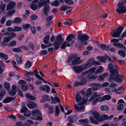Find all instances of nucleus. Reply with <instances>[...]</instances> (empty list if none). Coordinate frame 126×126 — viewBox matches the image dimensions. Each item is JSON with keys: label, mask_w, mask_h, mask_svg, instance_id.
Wrapping results in <instances>:
<instances>
[{"label": "nucleus", "mask_w": 126, "mask_h": 126, "mask_svg": "<svg viewBox=\"0 0 126 126\" xmlns=\"http://www.w3.org/2000/svg\"><path fill=\"white\" fill-rule=\"evenodd\" d=\"M100 47L103 50H108L109 48V47L108 45H106L104 44H102L100 45Z\"/></svg>", "instance_id": "f704fd0d"}, {"label": "nucleus", "mask_w": 126, "mask_h": 126, "mask_svg": "<svg viewBox=\"0 0 126 126\" xmlns=\"http://www.w3.org/2000/svg\"><path fill=\"white\" fill-rule=\"evenodd\" d=\"M99 95H100L99 94H98L97 92H94L93 93L92 96L90 99H89V101L91 102L93 101L94 100L95 98L99 96Z\"/></svg>", "instance_id": "72a5a7b5"}, {"label": "nucleus", "mask_w": 126, "mask_h": 126, "mask_svg": "<svg viewBox=\"0 0 126 126\" xmlns=\"http://www.w3.org/2000/svg\"><path fill=\"white\" fill-rule=\"evenodd\" d=\"M124 106L121 103L119 104L117 107V110L119 111L122 110Z\"/></svg>", "instance_id": "052dcab7"}, {"label": "nucleus", "mask_w": 126, "mask_h": 126, "mask_svg": "<svg viewBox=\"0 0 126 126\" xmlns=\"http://www.w3.org/2000/svg\"><path fill=\"white\" fill-rule=\"evenodd\" d=\"M32 63L30 61H26L24 64V68L25 69H27L30 68L32 66Z\"/></svg>", "instance_id": "2f4dec72"}, {"label": "nucleus", "mask_w": 126, "mask_h": 126, "mask_svg": "<svg viewBox=\"0 0 126 126\" xmlns=\"http://www.w3.org/2000/svg\"><path fill=\"white\" fill-rule=\"evenodd\" d=\"M25 95L26 97L30 100H34L36 99L35 98L34 96L31 95L29 93H26Z\"/></svg>", "instance_id": "473e14b6"}, {"label": "nucleus", "mask_w": 126, "mask_h": 126, "mask_svg": "<svg viewBox=\"0 0 126 126\" xmlns=\"http://www.w3.org/2000/svg\"><path fill=\"white\" fill-rule=\"evenodd\" d=\"M6 6V5L5 3L1 4L0 5V10L3 14L6 13L5 9Z\"/></svg>", "instance_id": "7c9ffc66"}, {"label": "nucleus", "mask_w": 126, "mask_h": 126, "mask_svg": "<svg viewBox=\"0 0 126 126\" xmlns=\"http://www.w3.org/2000/svg\"><path fill=\"white\" fill-rule=\"evenodd\" d=\"M124 2L120 3L118 5V8L116 9L117 12L119 14L125 13L126 11V7L124 5Z\"/></svg>", "instance_id": "6e6552de"}, {"label": "nucleus", "mask_w": 126, "mask_h": 126, "mask_svg": "<svg viewBox=\"0 0 126 126\" xmlns=\"http://www.w3.org/2000/svg\"><path fill=\"white\" fill-rule=\"evenodd\" d=\"M22 47H19L16 48H14L13 49V51L16 52L18 53L22 52Z\"/></svg>", "instance_id": "79ce46f5"}, {"label": "nucleus", "mask_w": 126, "mask_h": 126, "mask_svg": "<svg viewBox=\"0 0 126 126\" xmlns=\"http://www.w3.org/2000/svg\"><path fill=\"white\" fill-rule=\"evenodd\" d=\"M89 36L86 35H79L78 36V39L79 40L81 43L84 45H86L87 44L86 40L88 39Z\"/></svg>", "instance_id": "1a4fd4ad"}, {"label": "nucleus", "mask_w": 126, "mask_h": 126, "mask_svg": "<svg viewBox=\"0 0 126 126\" xmlns=\"http://www.w3.org/2000/svg\"><path fill=\"white\" fill-rule=\"evenodd\" d=\"M22 21L21 19L18 17L15 18L13 21L14 23H18Z\"/></svg>", "instance_id": "49530a36"}, {"label": "nucleus", "mask_w": 126, "mask_h": 126, "mask_svg": "<svg viewBox=\"0 0 126 126\" xmlns=\"http://www.w3.org/2000/svg\"><path fill=\"white\" fill-rule=\"evenodd\" d=\"M39 89L41 91H45L47 93L49 92L50 91V87L48 85H41L39 87Z\"/></svg>", "instance_id": "f3484780"}, {"label": "nucleus", "mask_w": 126, "mask_h": 126, "mask_svg": "<svg viewBox=\"0 0 126 126\" xmlns=\"http://www.w3.org/2000/svg\"><path fill=\"white\" fill-rule=\"evenodd\" d=\"M38 4L40 6H42L44 5L48 4L50 3L49 0H39Z\"/></svg>", "instance_id": "412c9836"}, {"label": "nucleus", "mask_w": 126, "mask_h": 126, "mask_svg": "<svg viewBox=\"0 0 126 126\" xmlns=\"http://www.w3.org/2000/svg\"><path fill=\"white\" fill-rule=\"evenodd\" d=\"M16 61L18 63H20L22 62L21 58L18 55L16 56Z\"/></svg>", "instance_id": "774afa93"}, {"label": "nucleus", "mask_w": 126, "mask_h": 126, "mask_svg": "<svg viewBox=\"0 0 126 126\" xmlns=\"http://www.w3.org/2000/svg\"><path fill=\"white\" fill-rule=\"evenodd\" d=\"M31 114V111L27 110L24 113V115L27 117H30Z\"/></svg>", "instance_id": "e2e57ef3"}, {"label": "nucleus", "mask_w": 126, "mask_h": 126, "mask_svg": "<svg viewBox=\"0 0 126 126\" xmlns=\"http://www.w3.org/2000/svg\"><path fill=\"white\" fill-rule=\"evenodd\" d=\"M92 113L94 118L99 122V120L100 119V117L99 113L95 111H92Z\"/></svg>", "instance_id": "6ab92c4d"}, {"label": "nucleus", "mask_w": 126, "mask_h": 126, "mask_svg": "<svg viewBox=\"0 0 126 126\" xmlns=\"http://www.w3.org/2000/svg\"><path fill=\"white\" fill-rule=\"evenodd\" d=\"M119 41V39L113 38L111 41V42L113 43V45L114 46L124 48L125 47L123 45L118 42Z\"/></svg>", "instance_id": "ddd939ff"}, {"label": "nucleus", "mask_w": 126, "mask_h": 126, "mask_svg": "<svg viewBox=\"0 0 126 126\" xmlns=\"http://www.w3.org/2000/svg\"><path fill=\"white\" fill-rule=\"evenodd\" d=\"M100 108L102 111H108L109 110V107L106 105H101Z\"/></svg>", "instance_id": "e433bc0d"}, {"label": "nucleus", "mask_w": 126, "mask_h": 126, "mask_svg": "<svg viewBox=\"0 0 126 126\" xmlns=\"http://www.w3.org/2000/svg\"><path fill=\"white\" fill-rule=\"evenodd\" d=\"M103 98H104V101L109 100L111 98V96L109 95L106 94L103 96Z\"/></svg>", "instance_id": "864d4df0"}, {"label": "nucleus", "mask_w": 126, "mask_h": 126, "mask_svg": "<svg viewBox=\"0 0 126 126\" xmlns=\"http://www.w3.org/2000/svg\"><path fill=\"white\" fill-rule=\"evenodd\" d=\"M17 90L16 86L15 85H13L11 87V90L8 92L9 94L12 96L15 95Z\"/></svg>", "instance_id": "dca6fc26"}, {"label": "nucleus", "mask_w": 126, "mask_h": 126, "mask_svg": "<svg viewBox=\"0 0 126 126\" xmlns=\"http://www.w3.org/2000/svg\"><path fill=\"white\" fill-rule=\"evenodd\" d=\"M74 37V35L72 34H70L68 35L66 38V40L67 42L68 43L70 42Z\"/></svg>", "instance_id": "ea45409f"}, {"label": "nucleus", "mask_w": 126, "mask_h": 126, "mask_svg": "<svg viewBox=\"0 0 126 126\" xmlns=\"http://www.w3.org/2000/svg\"><path fill=\"white\" fill-rule=\"evenodd\" d=\"M109 119V117L107 114H103L101 115L100 117V119L99 120V122H102L105 120Z\"/></svg>", "instance_id": "a878e982"}, {"label": "nucleus", "mask_w": 126, "mask_h": 126, "mask_svg": "<svg viewBox=\"0 0 126 126\" xmlns=\"http://www.w3.org/2000/svg\"><path fill=\"white\" fill-rule=\"evenodd\" d=\"M30 26V25L29 24H25L23 25V28L25 29L28 28Z\"/></svg>", "instance_id": "338daca9"}, {"label": "nucleus", "mask_w": 126, "mask_h": 126, "mask_svg": "<svg viewBox=\"0 0 126 126\" xmlns=\"http://www.w3.org/2000/svg\"><path fill=\"white\" fill-rule=\"evenodd\" d=\"M72 23L71 20L70 19H68L66 21H65L63 23V24L65 25H70Z\"/></svg>", "instance_id": "0e129e2a"}, {"label": "nucleus", "mask_w": 126, "mask_h": 126, "mask_svg": "<svg viewBox=\"0 0 126 126\" xmlns=\"http://www.w3.org/2000/svg\"><path fill=\"white\" fill-rule=\"evenodd\" d=\"M45 5L44 6L43 10V12L44 14L46 16H47L49 10V6L47 5Z\"/></svg>", "instance_id": "cd10ccee"}, {"label": "nucleus", "mask_w": 126, "mask_h": 126, "mask_svg": "<svg viewBox=\"0 0 126 126\" xmlns=\"http://www.w3.org/2000/svg\"><path fill=\"white\" fill-rule=\"evenodd\" d=\"M117 74H116L114 75L111 76V77L109 79V81L111 82L114 80L115 82L121 83L123 80L124 77L120 75H117Z\"/></svg>", "instance_id": "39448f33"}, {"label": "nucleus", "mask_w": 126, "mask_h": 126, "mask_svg": "<svg viewBox=\"0 0 126 126\" xmlns=\"http://www.w3.org/2000/svg\"><path fill=\"white\" fill-rule=\"evenodd\" d=\"M21 89L22 91H25L28 89V86L26 85H22L21 87Z\"/></svg>", "instance_id": "3c124183"}, {"label": "nucleus", "mask_w": 126, "mask_h": 126, "mask_svg": "<svg viewBox=\"0 0 126 126\" xmlns=\"http://www.w3.org/2000/svg\"><path fill=\"white\" fill-rule=\"evenodd\" d=\"M93 90V88H89L87 90L86 93H85V94L84 95L86 98H88L87 100L89 101V100L90 99V96L91 95L92 91Z\"/></svg>", "instance_id": "aec40b11"}, {"label": "nucleus", "mask_w": 126, "mask_h": 126, "mask_svg": "<svg viewBox=\"0 0 126 126\" xmlns=\"http://www.w3.org/2000/svg\"><path fill=\"white\" fill-rule=\"evenodd\" d=\"M52 18V16H50L48 17L47 19V25H49L51 23V21Z\"/></svg>", "instance_id": "5fc2aeb1"}, {"label": "nucleus", "mask_w": 126, "mask_h": 126, "mask_svg": "<svg viewBox=\"0 0 126 126\" xmlns=\"http://www.w3.org/2000/svg\"><path fill=\"white\" fill-rule=\"evenodd\" d=\"M38 0H34L32 2V4L31 6V8L33 10H35L37 8V6L34 4L38 2Z\"/></svg>", "instance_id": "c756f323"}, {"label": "nucleus", "mask_w": 126, "mask_h": 126, "mask_svg": "<svg viewBox=\"0 0 126 126\" xmlns=\"http://www.w3.org/2000/svg\"><path fill=\"white\" fill-rule=\"evenodd\" d=\"M108 69L110 73L111 76L114 75L118 73L117 66L114 64L113 62L109 63L108 65Z\"/></svg>", "instance_id": "7ed1b4c3"}, {"label": "nucleus", "mask_w": 126, "mask_h": 126, "mask_svg": "<svg viewBox=\"0 0 126 126\" xmlns=\"http://www.w3.org/2000/svg\"><path fill=\"white\" fill-rule=\"evenodd\" d=\"M32 116L35 117L33 118V119L36 120H42V118L41 116H36L38 114H41L40 112V111L37 110H33L32 111Z\"/></svg>", "instance_id": "9b49d317"}, {"label": "nucleus", "mask_w": 126, "mask_h": 126, "mask_svg": "<svg viewBox=\"0 0 126 126\" xmlns=\"http://www.w3.org/2000/svg\"><path fill=\"white\" fill-rule=\"evenodd\" d=\"M60 109L57 106H56L55 107V114L56 116H58L60 113Z\"/></svg>", "instance_id": "69168bd1"}, {"label": "nucleus", "mask_w": 126, "mask_h": 126, "mask_svg": "<svg viewBox=\"0 0 126 126\" xmlns=\"http://www.w3.org/2000/svg\"><path fill=\"white\" fill-rule=\"evenodd\" d=\"M80 93L82 95L78 94H77L75 96V99L78 102H79L78 104V106L75 105V108L78 111L80 112L82 111H83L84 110V107L83 105L85 104L87 101L88 98H86L84 95L85 94L84 91L82 90L80 92Z\"/></svg>", "instance_id": "f257e3e1"}, {"label": "nucleus", "mask_w": 126, "mask_h": 126, "mask_svg": "<svg viewBox=\"0 0 126 126\" xmlns=\"http://www.w3.org/2000/svg\"><path fill=\"white\" fill-rule=\"evenodd\" d=\"M103 70L104 68L103 67L100 66L96 70H95L93 73H94L96 74H99L103 72Z\"/></svg>", "instance_id": "393cba45"}, {"label": "nucleus", "mask_w": 126, "mask_h": 126, "mask_svg": "<svg viewBox=\"0 0 126 126\" xmlns=\"http://www.w3.org/2000/svg\"><path fill=\"white\" fill-rule=\"evenodd\" d=\"M89 119L91 122L94 124H98V121L96 119H95L93 117L91 116L89 118Z\"/></svg>", "instance_id": "58836bf2"}, {"label": "nucleus", "mask_w": 126, "mask_h": 126, "mask_svg": "<svg viewBox=\"0 0 126 126\" xmlns=\"http://www.w3.org/2000/svg\"><path fill=\"white\" fill-rule=\"evenodd\" d=\"M4 86L5 89L8 90H9L10 88V85L8 82H6L4 84Z\"/></svg>", "instance_id": "37998d69"}, {"label": "nucleus", "mask_w": 126, "mask_h": 126, "mask_svg": "<svg viewBox=\"0 0 126 126\" xmlns=\"http://www.w3.org/2000/svg\"><path fill=\"white\" fill-rule=\"evenodd\" d=\"M67 62L70 63L71 62L72 64L73 65L77 64L81 62L79 57L74 56L69 57L67 60Z\"/></svg>", "instance_id": "20e7f679"}, {"label": "nucleus", "mask_w": 126, "mask_h": 126, "mask_svg": "<svg viewBox=\"0 0 126 126\" xmlns=\"http://www.w3.org/2000/svg\"><path fill=\"white\" fill-rule=\"evenodd\" d=\"M112 92H115L117 94H120L123 93L124 92V89L122 87H120L119 88L116 89V88H113L111 90Z\"/></svg>", "instance_id": "2eb2a0df"}, {"label": "nucleus", "mask_w": 126, "mask_h": 126, "mask_svg": "<svg viewBox=\"0 0 126 126\" xmlns=\"http://www.w3.org/2000/svg\"><path fill=\"white\" fill-rule=\"evenodd\" d=\"M73 68L74 71L77 73H80L83 70L87 69L84 64L81 65L74 66Z\"/></svg>", "instance_id": "9d476101"}, {"label": "nucleus", "mask_w": 126, "mask_h": 126, "mask_svg": "<svg viewBox=\"0 0 126 126\" xmlns=\"http://www.w3.org/2000/svg\"><path fill=\"white\" fill-rule=\"evenodd\" d=\"M93 84L94 86L92 88L93 91H96L98 90L102 87V84H100L93 83Z\"/></svg>", "instance_id": "5701e85b"}, {"label": "nucleus", "mask_w": 126, "mask_h": 126, "mask_svg": "<svg viewBox=\"0 0 126 126\" xmlns=\"http://www.w3.org/2000/svg\"><path fill=\"white\" fill-rule=\"evenodd\" d=\"M50 4L51 6L54 5L55 6H57L60 5V3L58 0H55L53 2H51L50 3Z\"/></svg>", "instance_id": "8fccbe9b"}, {"label": "nucleus", "mask_w": 126, "mask_h": 126, "mask_svg": "<svg viewBox=\"0 0 126 126\" xmlns=\"http://www.w3.org/2000/svg\"><path fill=\"white\" fill-rule=\"evenodd\" d=\"M16 5V3L14 1L10 2L7 5L6 7L7 10H9L13 9Z\"/></svg>", "instance_id": "a211bd4d"}, {"label": "nucleus", "mask_w": 126, "mask_h": 126, "mask_svg": "<svg viewBox=\"0 0 126 126\" xmlns=\"http://www.w3.org/2000/svg\"><path fill=\"white\" fill-rule=\"evenodd\" d=\"M94 58H92L89 59L87 61V62L84 64L86 69L91 66H92L94 65Z\"/></svg>", "instance_id": "4468645a"}, {"label": "nucleus", "mask_w": 126, "mask_h": 126, "mask_svg": "<svg viewBox=\"0 0 126 126\" xmlns=\"http://www.w3.org/2000/svg\"><path fill=\"white\" fill-rule=\"evenodd\" d=\"M69 9V7L65 5H63L60 8V10L61 11H65Z\"/></svg>", "instance_id": "4d7b16f0"}, {"label": "nucleus", "mask_w": 126, "mask_h": 126, "mask_svg": "<svg viewBox=\"0 0 126 126\" xmlns=\"http://www.w3.org/2000/svg\"><path fill=\"white\" fill-rule=\"evenodd\" d=\"M0 57L3 58L4 59H8V56L2 53H0Z\"/></svg>", "instance_id": "6e6d98bb"}, {"label": "nucleus", "mask_w": 126, "mask_h": 126, "mask_svg": "<svg viewBox=\"0 0 126 126\" xmlns=\"http://www.w3.org/2000/svg\"><path fill=\"white\" fill-rule=\"evenodd\" d=\"M70 44L69 43L67 44L66 41L64 42L63 43L61 46V48L63 49H64L66 47L70 46Z\"/></svg>", "instance_id": "603ef678"}, {"label": "nucleus", "mask_w": 126, "mask_h": 126, "mask_svg": "<svg viewBox=\"0 0 126 126\" xmlns=\"http://www.w3.org/2000/svg\"><path fill=\"white\" fill-rule=\"evenodd\" d=\"M14 98L13 97H8L3 100V102L4 103H7L13 100Z\"/></svg>", "instance_id": "a19ab883"}, {"label": "nucleus", "mask_w": 126, "mask_h": 126, "mask_svg": "<svg viewBox=\"0 0 126 126\" xmlns=\"http://www.w3.org/2000/svg\"><path fill=\"white\" fill-rule=\"evenodd\" d=\"M27 110V109L25 105L22 106V108L20 110V112L21 113H25Z\"/></svg>", "instance_id": "c03bdc74"}, {"label": "nucleus", "mask_w": 126, "mask_h": 126, "mask_svg": "<svg viewBox=\"0 0 126 126\" xmlns=\"http://www.w3.org/2000/svg\"><path fill=\"white\" fill-rule=\"evenodd\" d=\"M80 125L83 126H87L88 125V121L87 119H80L78 120Z\"/></svg>", "instance_id": "4be33fe9"}, {"label": "nucleus", "mask_w": 126, "mask_h": 126, "mask_svg": "<svg viewBox=\"0 0 126 126\" xmlns=\"http://www.w3.org/2000/svg\"><path fill=\"white\" fill-rule=\"evenodd\" d=\"M22 29L21 27L16 26L14 28L13 31L15 32H19Z\"/></svg>", "instance_id": "09e8293b"}, {"label": "nucleus", "mask_w": 126, "mask_h": 126, "mask_svg": "<svg viewBox=\"0 0 126 126\" xmlns=\"http://www.w3.org/2000/svg\"><path fill=\"white\" fill-rule=\"evenodd\" d=\"M123 29V28L122 27H119L117 28L116 29V31L113 34H112V37H118Z\"/></svg>", "instance_id": "f8f14e48"}, {"label": "nucleus", "mask_w": 126, "mask_h": 126, "mask_svg": "<svg viewBox=\"0 0 126 126\" xmlns=\"http://www.w3.org/2000/svg\"><path fill=\"white\" fill-rule=\"evenodd\" d=\"M49 38V36L47 35L45 37L43 41V42L45 44H47Z\"/></svg>", "instance_id": "bf43d9fd"}, {"label": "nucleus", "mask_w": 126, "mask_h": 126, "mask_svg": "<svg viewBox=\"0 0 126 126\" xmlns=\"http://www.w3.org/2000/svg\"><path fill=\"white\" fill-rule=\"evenodd\" d=\"M16 42L15 40H13L9 43V45L10 47H12L16 45Z\"/></svg>", "instance_id": "680f3d73"}, {"label": "nucleus", "mask_w": 126, "mask_h": 126, "mask_svg": "<svg viewBox=\"0 0 126 126\" xmlns=\"http://www.w3.org/2000/svg\"><path fill=\"white\" fill-rule=\"evenodd\" d=\"M103 101H104L103 96L101 97H99L94 99L92 103V104L93 105H95L98 101L99 102H100Z\"/></svg>", "instance_id": "bb28decb"}, {"label": "nucleus", "mask_w": 126, "mask_h": 126, "mask_svg": "<svg viewBox=\"0 0 126 126\" xmlns=\"http://www.w3.org/2000/svg\"><path fill=\"white\" fill-rule=\"evenodd\" d=\"M64 41V39L62 38V35L60 34L57 37L55 41L54 44V49H57L60 47L61 43Z\"/></svg>", "instance_id": "0eeeda50"}, {"label": "nucleus", "mask_w": 126, "mask_h": 126, "mask_svg": "<svg viewBox=\"0 0 126 126\" xmlns=\"http://www.w3.org/2000/svg\"><path fill=\"white\" fill-rule=\"evenodd\" d=\"M119 54L123 57H125L126 56V53L124 51L122 50H120L118 51Z\"/></svg>", "instance_id": "a18cd8bd"}, {"label": "nucleus", "mask_w": 126, "mask_h": 126, "mask_svg": "<svg viewBox=\"0 0 126 126\" xmlns=\"http://www.w3.org/2000/svg\"><path fill=\"white\" fill-rule=\"evenodd\" d=\"M52 103H56L57 102L59 103L60 102V100L57 96H55L54 98L53 97H52Z\"/></svg>", "instance_id": "c9c22d12"}, {"label": "nucleus", "mask_w": 126, "mask_h": 126, "mask_svg": "<svg viewBox=\"0 0 126 126\" xmlns=\"http://www.w3.org/2000/svg\"><path fill=\"white\" fill-rule=\"evenodd\" d=\"M15 12V10H13L9 11L6 14V16H9L14 13Z\"/></svg>", "instance_id": "13d9d810"}, {"label": "nucleus", "mask_w": 126, "mask_h": 126, "mask_svg": "<svg viewBox=\"0 0 126 126\" xmlns=\"http://www.w3.org/2000/svg\"><path fill=\"white\" fill-rule=\"evenodd\" d=\"M11 36H8L5 37L3 38V42L5 43L9 42L11 40Z\"/></svg>", "instance_id": "4c0bfd02"}, {"label": "nucleus", "mask_w": 126, "mask_h": 126, "mask_svg": "<svg viewBox=\"0 0 126 126\" xmlns=\"http://www.w3.org/2000/svg\"><path fill=\"white\" fill-rule=\"evenodd\" d=\"M5 94V90H3L0 91V101L2 99V98L4 96Z\"/></svg>", "instance_id": "de8ad7c7"}, {"label": "nucleus", "mask_w": 126, "mask_h": 126, "mask_svg": "<svg viewBox=\"0 0 126 126\" xmlns=\"http://www.w3.org/2000/svg\"><path fill=\"white\" fill-rule=\"evenodd\" d=\"M109 74L108 73H106L100 75L98 78V79L100 80H103L104 79L108 77Z\"/></svg>", "instance_id": "c85d7f7f"}, {"label": "nucleus", "mask_w": 126, "mask_h": 126, "mask_svg": "<svg viewBox=\"0 0 126 126\" xmlns=\"http://www.w3.org/2000/svg\"><path fill=\"white\" fill-rule=\"evenodd\" d=\"M27 105V106L30 109L35 108L37 106V104L33 102H30Z\"/></svg>", "instance_id": "b1692460"}, {"label": "nucleus", "mask_w": 126, "mask_h": 126, "mask_svg": "<svg viewBox=\"0 0 126 126\" xmlns=\"http://www.w3.org/2000/svg\"><path fill=\"white\" fill-rule=\"evenodd\" d=\"M95 69V67H93L83 73L82 77L79 78L81 84H84L86 83V78L88 79H94L96 78V76L92 75Z\"/></svg>", "instance_id": "f03ea898"}, {"label": "nucleus", "mask_w": 126, "mask_h": 126, "mask_svg": "<svg viewBox=\"0 0 126 126\" xmlns=\"http://www.w3.org/2000/svg\"><path fill=\"white\" fill-rule=\"evenodd\" d=\"M97 59L98 61H95L94 60V65L96 66L101 65L102 64L101 62L103 63H105L107 59H109L110 61L111 60V59H110L109 57L108 56L105 57L99 56L97 57Z\"/></svg>", "instance_id": "423d86ee"}]
</instances>
